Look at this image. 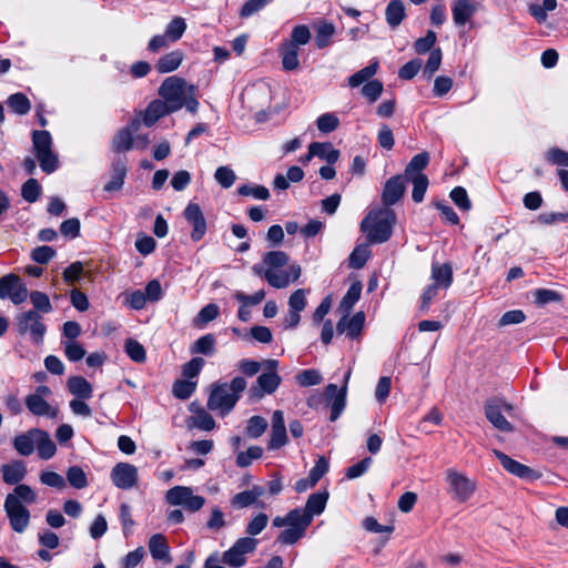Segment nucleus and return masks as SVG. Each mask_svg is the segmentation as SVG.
Wrapping results in <instances>:
<instances>
[{"mask_svg": "<svg viewBox=\"0 0 568 568\" xmlns=\"http://www.w3.org/2000/svg\"><path fill=\"white\" fill-rule=\"evenodd\" d=\"M247 384L244 377L236 376L229 384H214L207 398V408L226 416L235 407Z\"/></svg>", "mask_w": 568, "mask_h": 568, "instance_id": "1", "label": "nucleus"}, {"mask_svg": "<svg viewBox=\"0 0 568 568\" xmlns=\"http://www.w3.org/2000/svg\"><path fill=\"white\" fill-rule=\"evenodd\" d=\"M395 213L389 209L371 211L361 223V231L371 243H384L390 235L395 223Z\"/></svg>", "mask_w": 568, "mask_h": 568, "instance_id": "2", "label": "nucleus"}, {"mask_svg": "<svg viewBox=\"0 0 568 568\" xmlns=\"http://www.w3.org/2000/svg\"><path fill=\"white\" fill-rule=\"evenodd\" d=\"M32 143L40 168L47 174L53 173L59 166L58 155L52 151V138L48 131H33Z\"/></svg>", "mask_w": 568, "mask_h": 568, "instance_id": "3", "label": "nucleus"}, {"mask_svg": "<svg viewBox=\"0 0 568 568\" xmlns=\"http://www.w3.org/2000/svg\"><path fill=\"white\" fill-rule=\"evenodd\" d=\"M193 85L187 83L178 77H170L161 84L159 94L162 97V101L165 102L173 112L183 108L185 102V95L192 93Z\"/></svg>", "mask_w": 568, "mask_h": 568, "instance_id": "4", "label": "nucleus"}, {"mask_svg": "<svg viewBox=\"0 0 568 568\" xmlns=\"http://www.w3.org/2000/svg\"><path fill=\"white\" fill-rule=\"evenodd\" d=\"M165 501L171 506H182L186 511L196 513L205 505V498L194 495L189 486H174L165 493Z\"/></svg>", "mask_w": 568, "mask_h": 568, "instance_id": "5", "label": "nucleus"}, {"mask_svg": "<svg viewBox=\"0 0 568 568\" xmlns=\"http://www.w3.org/2000/svg\"><path fill=\"white\" fill-rule=\"evenodd\" d=\"M328 499L327 493H314L312 494L304 508H295V511H298L300 514V525L301 528L298 529V534H287L288 536L297 535V537H303L305 535V531L307 527L312 524L314 516L321 515L325 507Z\"/></svg>", "mask_w": 568, "mask_h": 568, "instance_id": "6", "label": "nucleus"}, {"mask_svg": "<svg viewBox=\"0 0 568 568\" xmlns=\"http://www.w3.org/2000/svg\"><path fill=\"white\" fill-rule=\"evenodd\" d=\"M51 394L52 392L48 386H38L33 394L26 397L24 402L29 412L36 416L55 418L59 414V408L47 400V397L51 396Z\"/></svg>", "mask_w": 568, "mask_h": 568, "instance_id": "7", "label": "nucleus"}, {"mask_svg": "<svg viewBox=\"0 0 568 568\" xmlns=\"http://www.w3.org/2000/svg\"><path fill=\"white\" fill-rule=\"evenodd\" d=\"M485 416L493 424L495 428L504 433H511L514 430L513 425L506 419L503 413L510 414L514 409L511 404H508L501 399H488L485 403Z\"/></svg>", "mask_w": 568, "mask_h": 568, "instance_id": "8", "label": "nucleus"}, {"mask_svg": "<svg viewBox=\"0 0 568 568\" xmlns=\"http://www.w3.org/2000/svg\"><path fill=\"white\" fill-rule=\"evenodd\" d=\"M29 296L28 288L20 276L10 273L0 277V298L10 300L19 305L27 301Z\"/></svg>", "mask_w": 568, "mask_h": 568, "instance_id": "9", "label": "nucleus"}, {"mask_svg": "<svg viewBox=\"0 0 568 568\" xmlns=\"http://www.w3.org/2000/svg\"><path fill=\"white\" fill-rule=\"evenodd\" d=\"M17 326L20 334H30L36 344L43 341L47 327L37 311H28L17 316Z\"/></svg>", "mask_w": 568, "mask_h": 568, "instance_id": "10", "label": "nucleus"}, {"mask_svg": "<svg viewBox=\"0 0 568 568\" xmlns=\"http://www.w3.org/2000/svg\"><path fill=\"white\" fill-rule=\"evenodd\" d=\"M446 480L449 485L450 494L459 501L468 500L476 488L473 480L455 469H448L446 471Z\"/></svg>", "mask_w": 568, "mask_h": 568, "instance_id": "11", "label": "nucleus"}, {"mask_svg": "<svg viewBox=\"0 0 568 568\" xmlns=\"http://www.w3.org/2000/svg\"><path fill=\"white\" fill-rule=\"evenodd\" d=\"M14 497L16 496H7L3 506L11 528L21 534L29 526L30 513L21 503H18Z\"/></svg>", "mask_w": 568, "mask_h": 568, "instance_id": "12", "label": "nucleus"}, {"mask_svg": "<svg viewBox=\"0 0 568 568\" xmlns=\"http://www.w3.org/2000/svg\"><path fill=\"white\" fill-rule=\"evenodd\" d=\"M110 476L115 487L129 490L136 486L139 473L138 468L130 463H118Z\"/></svg>", "mask_w": 568, "mask_h": 568, "instance_id": "13", "label": "nucleus"}, {"mask_svg": "<svg viewBox=\"0 0 568 568\" xmlns=\"http://www.w3.org/2000/svg\"><path fill=\"white\" fill-rule=\"evenodd\" d=\"M298 517H300L298 511H295L294 509H292L284 517L276 516L273 519L274 527L281 528V527L287 526V528L278 535L277 541H280L284 545H293L302 538V537H297V536L292 537V536L286 535V534H294V532L298 534V529L301 528Z\"/></svg>", "mask_w": 568, "mask_h": 568, "instance_id": "14", "label": "nucleus"}, {"mask_svg": "<svg viewBox=\"0 0 568 568\" xmlns=\"http://www.w3.org/2000/svg\"><path fill=\"white\" fill-rule=\"evenodd\" d=\"M301 276V266L297 264H291L287 270L278 271L267 268L264 272V278L267 283L275 288H284L290 283L298 280Z\"/></svg>", "mask_w": 568, "mask_h": 568, "instance_id": "15", "label": "nucleus"}, {"mask_svg": "<svg viewBox=\"0 0 568 568\" xmlns=\"http://www.w3.org/2000/svg\"><path fill=\"white\" fill-rule=\"evenodd\" d=\"M184 219L193 226L191 239L200 241L206 233V221L199 204L189 203L183 212Z\"/></svg>", "mask_w": 568, "mask_h": 568, "instance_id": "16", "label": "nucleus"}, {"mask_svg": "<svg viewBox=\"0 0 568 568\" xmlns=\"http://www.w3.org/2000/svg\"><path fill=\"white\" fill-rule=\"evenodd\" d=\"M282 383L277 372L263 373L256 379V385L250 389V395L254 399H261L265 394H273Z\"/></svg>", "mask_w": 568, "mask_h": 568, "instance_id": "17", "label": "nucleus"}, {"mask_svg": "<svg viewBox=\"0 0 568 568\" xmlns=\"http://www.w3.org/2000/svg\"><path fill=\"white\" fill-rule=\"evenodd\" d=\"M140 124L141 120L135 118L130 122L128 126L119 130L112 140L113 151L122 153L133 149V133L139 130Z\"/></svg>", "mask_w": 568, "mask_h": 568, "instance_id": "18", "label": "nucleus"}, {"mask_svg": "<svg viewBox=\"0 0 568 568\" xmlns=\"http://www.w3.org/2000/svg\"><path fill=\"white\" fill-rule=\"evenodd\" d=\"M271 437L267 445L270 450H276L287 443L284 414L282 410H275L272 415Z\"/></svg>", "mask_w": 568, "mask_h": 568, "instance_id": "19", "label": "nucleus"}, {"mask_svg": "<svg viewBox=\"0 0 568 568\" xmlns=\"http://www.w3.org/2000/svg\"><path fill=\"white\" fill-rule=\"evenodd\" d=\"M493 453L498 458L503 467L511 475L521 479H534L537 477L534 469L510 458L503 452L494 449Z\"/></svg>", "mask_w": 568, "mask_h": 568, "instance_id": "20", "label": "nucleus"}, {"mask_svg": "<svg viewBox=\"0 0 568 568\" xmlns=\"http://www.w3.org/2000/svg\"><path fill=\"white\" fill-rule=\"evenodd\" d=\"M310 38H292L288 42H285L282 47V63L283 68L287 71L297 69L298 62V49L308 42Z\"/></svg>", "mask_w": 568, "mask_h": 568, "instance_id": "21", "label": "nucleus"}, {"mask_svg": "<svg viewBox=\"0 0 568 568\" xmlns=\"http://www.w3.org/2000/svg\"><path fill=\"white\" fill-rule=\"evenodd\" d=\"M364 322L365 314L363 312L356 313L351 318H348V314H344L336 325V331L338 334H345L349 338H356L361 335Z\"/></svg>", "mask_w": 568, "mask_h": 568, "instance_id": "22", "label": "nucleus"}, {"mask_svg": "<svg viewBox=\"0 0 568 568\" xmlns=\"http://www.w3.org/2000/svg\"><path fill=\"white\" fill-rule=\"evenodd\" d=\"M479 9V2L476 0H455L452 6L454 22L457 26H464Z\"/></svg>", "mask_w": 568, "mask_h": 568, "instance_id": "23", "label": "nucleus"}, {"mask_svg": "<svg viewBox=\"0 0 568 568\" xmlns=\"http://www.w3.org/2000/svg\"><path fill=\"white\" fill-rule=\"evenodd\" d=\"M405 193V179L402 175L392 176L385 183L382 200L387 206L395 204Z\"/></svg>", "mask_w": 568, "mask_h": 568, "instance_id": "24", "label": "nucleus"}, {"mask_svg": "<svg viewBox=\"0 0 568 568\" xmlns=\"http://www.w3.org/2000/svg\"><path fill=\"white\" fill-rule=\"evenodd\" d=\"M128 168L125 158H118L111 168V180L104 185V191L113 192L122 189L126 176Z\"/></svg>", "mask_w": 568, "mask_h": 568, "instance_id": "25", "label": "nucleus"}, {"mask_svg": "<svg viewBox=\"0 0 568 568\" xmlns=\"http://www.w3.org/2000/svg\"><path fill=\"white\" fill-rule=\"evenodd\" d=\"M326 395L332 399L331 403V420H336L345 408V387L338 388L335 384L326 387Z\"/></svg>", "mask_w": 568, "mask_h": 568, "instance_id": "26", "label": "nucleus"}, {"mask_svg": "<svg viewBox=\"0 0 568 568\" xmlns=\"http://www.w3.org/2000/svg\"><path fill=\"white\" fill-rule=\"evenodd\" d=\"M2 478L6 484L16 485L27 475V468L22 460H14L1 466Z\"/></svg>", "mask_w": 568, "mask_h": 568, "instance_id": "27", "label": "nucleus"}, {"mask_svg": "<svg viewBox=\"0 0 568 568\" xmlns=\"http://www.w3.org/2000/svg\"><path fill=\"white\" fill-rule=\"evenodd\" d=\"M32 434L36 436V448L39 457L45 460L53 457L57 452V447L49 434L41 429H33Z\"/></svg>", "mask_w": 568, "mask_h": 568, "instance_id": "28", "label": "nucleus"}, {"mask_svg": "<svg viewBox=\"0 0 568 568\" xmlns=\"http://www.w3.org/2000/svg\"><path fill=\"white\" fill-rule=\"evenodd\" d=\"M69 392L77 398L90 399L92 397V385L82 376H71L67 382Z\"/></svg>", "mask_w": 568, "mask_h": 568, "instance_id": "29", "label": "nucleus"}, {"mask_svg": "<svg viewBox=\"0 0 568 568\" xmlns=\"http://www.w3.org/2000/svg\"><path fill=\"white\" fill-rule=\"evenodd\" d=\"M173 112L162 100L152 101L143 113V123L152 126L160 118Z\"/></svg>", "mask_w": 568, "mask_h": 568, "instance_id": "30", "label": "nucleus"}, {"mask_svg": "<svg viewBox=\"0 0 568 568\" xmlns=\"http://www.w3.org/2000/svg\"><path fill=\"white\" fill-rule=\"evenodd\" d=\"M432 280L434 281L433 285L438 287L447 288L450 286L453 282V268L448 263L438 264L434 263L432 265Z\"/></svg>", "mask_w": 568, "mask_h": 568, "instance_id": "31", "label": "nucleus"}, {"mask_svg": "<svg viewBox=\"0 0 568 568\" xmlns=\"http://www.w3.org/2000/svg\"><path fill=\"white\" fill-rule=\"evenodd\" d=\"M311 155H316L328 164H334L339 159V151L328 142H313L311 143Z\"/></svg>", "mask_w": 568, "mask_h": 568, "instance_id": "32", "label": "nucleus"}, {"mask_svg": "<svg viewBox=\"0 0 568 568\" xmlns=\"http://www.w3.org/2000/svg\"><path fill=\"white\" fill-rule=\"evenodd\" d=\"M406 16L405 4L402 0H390L385 10L387 23L392 27H398Z\"/></svg>", "mask_w": 568, "mask_h": 568, "instance_id": "33", "label": "nucleus"}, {"mask_svg": "<svg viewBox=\"0 0 568 568\" xmlns=\"http://www.w3.org/2000/svg\"><path fill=\"white\" fill-rule=\"evenodd\" d=\"M169 545L165 537L161 534L153 535L149 540V550L154 559L163 560L169 557Z\"/></svg>", "mask_w": 568, "mask_h": 568, "instance_id": "34", "label": "nucleus"}, {"mask_svg": "<svg viewBox=\"0 0 568 568\" xmlns=\"http://www.w3.org/2000/svg\"><path fill=\"white\" fill-rule=\"evenodd\" d=\"M378 69V62L373 61L367 67L361 69L355 72L353 75L348 78V85L351 88H358L363 83H367L372 81L371 79L376 74Z\"/></svg>", "mask_w": 568, "mask_h": 568, "instance_id": "35", "label": "nucleus"}, {"mask_svg": "<svg viewBox=\"0 0 568 568\" xmlns=\"http://www.w3.org/2000/svg\"><path fill=\"white\" fill-rule=\"evenodd\" d=\"M361 293H362V284H361V282L353 283L348 287L346 294L344 295V297L342 298V301L339 303V306H338L339 311L343 314H349V312L353 308V306L359 300Z\"/></svg>", "mask_w": 568, "mask_h": 568, "instance_id": "36", "label": "nucleus"}, {"mask_svg": "<svg viewBox=\"0 0 568 568\" xmlns=\"http://www.w3.org/2000/svg\"><path fill=\"white\" fill-rule=\"evenodd\" d=\"M183 60V53L181 51L170 52L159 59L156 69L161 73H169L179 68Z\"/></svg>", "mask_w": 568, "mask_h": 568, "instance_id": "37", "label": "nucleus"}, {"mask_svg": "<svg viewBox=\"0 0 568 568\" xmlns=\"http://www.w3.org/2000/svg\"><path fill=\"white\" fill-rule=\"evenodd\" d=\"M429 163V154L427 152H420L412 158L405 169L406 178H413L416 174H423L422 171Z\"/></svg>", "mask_w": 568, "mask_h": 568, "instance_id": "38", "label": "nucleus"}, {"mask_svg": "<svg viewBox=\"0 0 568 568\" xmlns=\"http://www.w3.org/2000/svg\"><path fill=\"white\" fill-rule=\"evenodd\" d=\"M192 354L212 355L215 351V338L212 334H206L197 338L191 346Z\"/></svg>", "mask_w": 568, "mask_h": 568, "instance_id": "39", "label": "nucleus"}, {"mask_svg": "<svg viewBox=\"0 0 568 568\" xmlns=\"http://www.w3.org/2000/svg\"><path fill=\"white\" fill-rule=\"evenodd\" d=\"M13 446L20 455H31L36 447V436H33L32 430L17 436L13 440Z\"/></svg>", "mask_w": 568, "mask_h": 568, "instance_id": "40", "label": "nucleus"}, {"mask_svg": "<svg viewBox=\"0 0 568 568\" xmlns=\"http://www.w3.org/2000/svg\"><path fill=\"white\" fill-rule=\"evenodd\" d=\"M371 256V248L368 244L357 245L349 255V266L359 270L362 268Z\"/></svg>", "mask_w": 568, "mask_h": 568, "instance_id": "41", "label": "nucleus"}, {"mask_svg": "<svg viewBox=\"0 0 568 568\" xmlns=\"http://www.w3.org/2000/svg\"><path fill=\"white\" fill-rule=\"evenodd\" d=\"M8 106L17 114L24 115L31 109L29 99L23 93L11 94L7 100Z\"/></svg>", "mask_w": 568, "mask_h": 568, "instance_id": "42", "label": "nucleus"}, {"mask_svg": "<svg viewBox=\"0 0 568 568\" xmlns=\"http://www.w3.org/2000/svg\"><path fill=\"white\" fill-rule=\"evenodd\" d=\"M407 179L413 183V201L420 203L424 200L428 187V178L425 174H416L415 176Z\"/></svg>", "mask_w": 568, "mask_h": 568, "instance_id": "43", "label": "nucleus"}, {"mask_svg": "<svg viewBox=\"0 0 568 568\" xmlns=\"http://www.w3.org/2000/svg\"><path fill=\"white\" fill-rule=\"evenodd\" d=\"M196 382L190 379H178L172 387V394L179 399H187L195 392Z\"/></svg>", "mask_w": 568, "mask_h": 568, "instance_id": "44", "label": "nucleus"}, {"mask_svg": "<svg viewBox=\"0 0 568 568\" xmlns=\"http://www.w3.org/2000/svg\"><path fill=\"white\" fill-rule=\"evenodd\" d=\"M67 480L75 489H83L88 486V478L79 466H71L67 470Z\"/></svg>", "mask_w": 568, "mask_h": 568, "instance_id": "45", "label": "nucleus"}, {"mask_svg": "<svg viewBox=\"0 0 568 568\" xmlns=\"http://www.w3.org/2000/svg\"><path fill=\"white\" fill-rule=\"evenodd\" d=\"M288 260V255L283 251H271L263 256V263L271 270L285 266Z\"/></svg>", "mask_w": 568, "mask_h": 568, "instance_id": "46", "label": "nucleus"}, {"mask_svg": "<svg viewBox=\"0 0 568 568\" xmlns=\"http://www.w3.org/2000/svg\"><path fill=\"white\" fill-rule=\"evenodd\" d=\"M240 195L252 196L257 200L266 201L270 199V191L263 185H241L237 190Z\"/></svg>", "mask_w": 568, "mask_h": 568, "instance_id": "47", "label": "nucleus"}, {"mask_svg": "<svg viewBox=\"0 0 568 568\" xmlns=\"http://www.w3.org/2000/svg\"><path fill=\"white\" fill-rule=\"evenodd\" d=\"M267 428V420L262 416H252L247 420L246 434L252 438H258Z\"/></svg>", "mask_w": 568, "mask_h": 568, "instance_id": "48", "label": "nucleus"}, {"mask_svg": "<svg viewBox=\"0 0 568 568\" xmlns=\"http://www.w3.org/2000/svg\"><path fill=\"white\" fill-rule=\"evenodd\" d=\"M193 426L202 430H212L216 424L214 418L204 409H199L192 417Z\"/></svg>", "mask_w": 568, "mask_h": 568, "instance_id": "49", "label": "nucleus"}, {"mask_svg": "<svg viewBox=\"0 0 568 568\" xmlns=\"http://www.w3.org/2000/svg\"><path fill=\"white\" fill-rule=\"evenodd\" d=\"M40 194L41 186L36 179H29L27 182L23 183L21 189V195L27 202H36L39 199Z\"/></svg>", "mask_w": 568, "mask_h": 568, "instance_id": "50", "label": "nucleus"}, {"mask_svg": "<svg viewBox=\"0 0 568 568\" xmlns=\"http://www.w3.org/2000/svg\"><path fill=\"white\" fill-rule=\"evenodd\" d=\"M62 345L70 362H79L85 355V349L77 341H62Z\"/></svg>", "mask_w": 568, "mask_h": 568, "instance_id": "51", "label": "nucleus"}, {"mask_svg": "<svg viewBox=\"0 0 568 568\" xmlns=\"http://www.w3.org/2000/svg\"><path fill=\"white\" fill-rule=\"evenodd\" d=\"M263 449L260 446H251L246 452H240L236 456V464L240 467H247L252 460L261 458Z\"/></svg>", "mask_w": 568, "mask_h": 568, "instance_id": "52", "label": "nucleus"}, {"mask_svg": "<svg viewBox=\"0 0 568 568\" xmlns=\"http://www.w3.org/2000/svg\"><path fill=\"white\" fill-rule=\"evenodd\" d=\"M125 352L128 356L136 363H143L146 358L143 345L135 339L130 338L125 342Z\"/></svg>", "mask_w": 568, "mask_h": 568, "instance_id": "53", "label": "nucleus"}, {"mask_svg": "<svg viewBox=\"0 0 568 568\" xmlns=\"http://www.w3.org/2000/svg\"><path fill=\"white\" fill-rule=\"evenodd\" d=\"M7 496H16L14 498L18 503L24 501L27 504H32L37 499L34 490L24 484L17 485L13 493L8 494Z\"/></svg>", "mask_w": 568, "mask_h": 568, "instance_id": "54", "label": "nucleus"}, {"mask_svg": "<svg viewBox=\"0 0 568 568\" xmlns=\"http://www.w3.org/2000/svg\"><path fill=\"white\" fill-rule=\"evenodd\" d=\"M215 181L224 189L231 187L236 179V175L229 166H219L214 173Z\"/></svg>", "mask_w": 568, "mask_h": 568, "instance_id": "55", "label": "nucleus"}, {"mask_svg": "<svg viewBox=\"0 0 568 568\" xmlns=\"http://www.w3.org/2000/svg\"><path fill=\"white\" fill-rule=\"evenodd\" d=\"M317 129L323 133H331L339 125L338 118L333 113H324L316 120Z\"/></svg>", "mask_w": 568, "mask_h": 568, "instance_id": "56", "label": "nucleus"}, {"mask_svg": "<svg viewBox=\"0 0 568 568\" xmlns=\"http://www.w3.org/2000/svg\"><path fill=\"white\" fill-rule=\"evenodd\" d=\"M220 315V307L214 304H207L205 305L196 315L195 317V324L196 325H204L209 322L215 320Z\"/></svg>", "mask_w": 568, "mask_h": 568, "instance_id": "57", "label": "nucleus"}, {"mask_svg": "<svg viewBox=\"0 0 568 568\" xmlns=\"http://www.w3.org/2000/svg\"><path fill=\"white\" fill-rule=\"evenodd\" d=\"M546 160L552 164L562 168H568V152L559 148H550L545 153Z\"/></svg>", "mask_w": 568, "mask_h": 568, "instance_id": "58", "label": "nucleus"}, {"mask_svg": "<svg viewBox=\"0 0 568 568\" xmlns=\"http://www.w3.org/2000/svg\"><path fill=\"white\" fill-rule=\"evenodd\" d=\"M383 89V83L379 80H372L364 84L362 88V94L373 103L379 99Z\"/></svg>", "mask_w": 568, "mask_h": 568, "instance_id": "59", "label": "nucleus"}, {"mask_svg": "<svg viewBox=\"0 0 568 568\" xmlns=\"http://www.w3.org/2000/svg\"><path fill=\"white\" fill-rule=\"evenodd\" d=\"M30 301L34 308L42 313H50L52 311V305L50 303L49 296L45 293L34 291L30 293Z\"/></svg>", "mask_w": 568, "mask_h": 568, "instance_id": "60", "label": "nucleus"}, {"mask_svg": "<svg viewBox=\"0 0 568 568\" xmlns=\"http://www.w3.org/2000/svg\"><path fill=\"white\" fill-rule=\"evenodd\" d=\"M442 63V51L439 49H434L430 51L427 62L424 67V75L428 79L433 77V74L439 69Z\"/></svg>", "mask_w": 568, "mask_h": 568, "instance_id": "61", "label": "nucleus"}, {"mask_svg": "<svg viewBox=\"0 0 568 568\" xmlns=\"http://www.w3.org/2000/svg\"><path fill=\"white\" fill-rule=\"evenodd\" d=\"M296 379L301 386L308 387L321 384L322 376L316 369H305L296 376Z\"/></svg>", "mask_w": 568, "mask_h": 568, "instance_id": "62", "label": "nucleus"}, {"mask_svg": "<svg viewBox=\"0 0 568 568\" xmlns=\"http://www.w3.org/2000/svg\"><path fill=\"white\" fill-rule=\"evenodd\" d=\"M205 362L202 357H194L182 366V374L185 378L192 379L196 377Z\"/></svg>", "mask_w": 568, "mask_h": 568, "instance_id": "63", "label": "nucleus"}, {"mask_svg": "<svg viewBox=\"0 0 568 568\" xmlns=\"http://www.w3.org/2000/svg\"><path fill=\"white\" fill-rule=\"evenodd\" d=\"M267 523H268L267 515L264 513H260L247 524L246 532L250 536H256L264 530Z\"/></svg>", "mask_w": 568, "mask_h": 568, "instance_id": "64", "label": "nucleus"}]
</instances>
